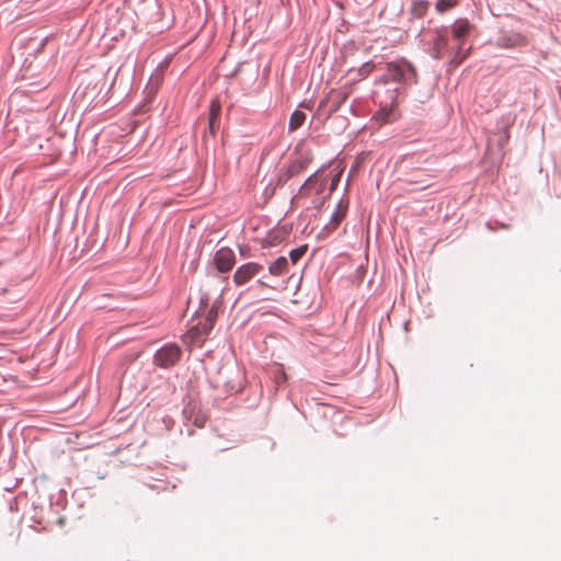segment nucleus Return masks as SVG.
<instances>
[{
    "label": "nucleus",
    "instance_id": "obj_10",
    "mask_svg": "<svg viewBox=\"0 0 561 561\" xmlns=\"http://www.w3.org/2000/svg\"><path fill=\"white\" fill-rule=\"evenodd\" d=\"M311 161L310 154H301L298 158H296L286 169V172L284 175H282L280 180H288L297 174H299L301 171H304L308 164Z\"/></svg>",
    "mask_w": 561,
    "mask_h": 561
},
{
    "label": "nucleus",
    "instance_id": "obj_11",
    "mask_svg": "<svg viewBox=\"0 0 561 561\" xmlns=\"http://www.w3.org/2000/svg\"><path fill=\"white\" fill-rule=\"evenodd\" d=\"M527 44L525 36L519 33L504 34L496 41V46L501 48H517Z\"/></svg>",
    "mask_w": 561,
    "mask_h": 561
},
{
    "label": "nucleus",
    "instance_id": "obj_2",
    "mask_svg": "<svg viewBox=\"0 0 561 561\" xmlns=\"http://www.w3.org/2000/svg\"><path fill=\"white\" fill-rule=\"evenodd\" d=\"M353 92L352 84H345L336 90H331L318 105L314 117L327 121L335 113Z\"/></svg>",
    "mask_w": 561,
    "mask_h": 561
},
{
    "label": "nucleus",
    "instance_id": "obj_13",
    "mask_svg": "<svg viewBox=\"0 0 561 561\" xmlns=\"http://www.w3.org/2000/svg\"><path fill=\"white\" fill-rule=\"evenodd\" d=\"M221 106L218 100H213L209 105V130L211 134L219 127V116Z\"/></svg>",
    "mask_w": 561,
    "mask_h": 561
},
{
    "label": "nucleus",
    "instance_id": "obj_5",
    "mask_svg": "<svg viewBox=\"0 0 561 561\" xmlns=\"http://www.w3.org/2000/svg\"><path fill=\"white\" fill-rule=\"evenodd\" d=\"M388 94L389 95L386 100L380 99L378 101L380 111L377 113L378 118L386 123L398 118V114L396 112L398 89L389 90Z\"/></svg>",
    "mask_w": 561,
    "mask_h": 561
},
{
    "label": "nucleus",
    "instance_id": "obj_21",
    "mask_svg": "<svg viewBox=\"0 0 561 561\" xmlns=\"http://www.w3.org/2000/svg\"><path fill=\"white\" fill-rule=\"evenodd\" d=\"M415 10L419 11L420 15H423L426 11V4L425 3H419L415 5Z\"/></svg>",
    "mask_w": 561,
    "mask_h": 561
},
{
    "label": "nucleus",
    "instance_id": "obj_8",
    "mask_svg": "<svg viewBox=\"0 0 561 561\" xmlns=\"http://www.w3.org/2000/svg\"><path fill=\"white\" fill-rule=\"evenodd\" d=\"M214 263L218 272H229L236 264L234 252L230 248H220L214 255Z\"/></svg>",
    "mask_w": 561,
    "mask_h": 561
},
{
    "label": "nucleus",
    "instance_id": "obj_15",
    "mask_svg": "<svg viewBox=\"0 0 561 561\" xmlns=\"http://www.w3.org/2000/svg\"><path fill=\"white\" fill-rule=\"evenodd\" d=\"M288 260L285 256L276 259L268 267V272L273 276H279L287 271Z\"/></svg>",
    "mask_w": 561,
    "mask_h": 561
},
{
    "label": "nucleus",
    "instance_id": "obj_9",
    "mask_svg": "<svg viewBox=\"0 0 561 561\" xmlns=\"http://www.w3.org/2000/svg\"><path fill=\"white\" fill-rule=\"evenodd\" d=\"M328 185L327 178H321L319 173L309 176L305 184L300 187L299 195H309L311 190H314L316 195H322Z\"/></svg>",
    "mask_w": 561,
    "mask_h": 561
},
{
    "label": "nucleus",
    "instance_id": "obj_3",
    "mask_svg": "<svg viewBox=\"0 0 561 561\" xmlns=\"http://www.w3.org/2000/svg\"><path fill=\"white\" fill-rule=\"evenodd\" d=\"M474 26L467 19H458L451 25V36L457 43L453 61L460 65L468 56V51L463 50V45Z\"/></svg>",
    "mask_w": 561,
    "mask_h": 561
},
{
    "label": "nucleus",
    "instance_id": "obj_12",
    "mask_svg": "<svg viewBox=\"0 0 561 561\" xmlns=\"http://www.w3.org/2000/svg\"><path fill=\"white\" fill-rule=\"evenodd\" d=\"M448 46L447 34L445 31H438L433 44V56L442 58Z\"/></svg>",
    "mask_w": 561,
    "mask_h": 561
},
{
    "label": "nucleus",
    "instance_id": "obj_20",
    "mask_svg": "<svg viewBox=\"0 0 561 561\" xmlns=\"http://www.w3.org/2000/svg\"><path fill=\"white\" fill-rule=\"evenodd\" d=\"M306 250H307L306 247H300V248H297V249L290 251L289 257H290L291 262L295 264L306 253Z\"/></svg>",
    "mask_w": 561,
    "mask_h": 561
},
{
    "label": "nucleus",
    "instance_id": "obj_1",
    "mask_svg": "<svg viewBox=\"0 0 561 561\" xmlns=\"http://www.w3.org/2000/svg\"><path fill=\"white\" fill-rule=\"evenodd\" d=\"M386 70L388 76L381 77L378 82L388 83L389 80H392L408 85L417 83L415 67L404 58L387 62Z\"/></svg>",
    "mask_w": 561,
    "mask_h": 561
},
{
    "label": "nucleus",
    "instance_id": "obj_16",
    "mask_svg": "<svg viewBox=\"0 0 561 561\" xmlns=\"http://www.w3.org/2000/svg\"><path fill=\"white\" fill-rule=\"evenodd\" d=\"M305 119H306V114L299 110H296L289 118V125H288L289 131H295L296 129L301 127Z\"/></svg>",
    "mask_w": 561,
    "mask_h": 561
},
{
    "label": "nucleus",
    "instance_id": "obj_6",
    "mask_svg": "<svg viewBox=\"0 0 561 561\" xmlns=\"http://www.w3.org/2000/svg\"><path fill=\"white\" fill-rule=\"evenodd\" d=\"M181 348L176 344H168L154 355V363L163 368L175 365L181 357Z\"/></svg>",
    "mask_w": 561,
    "mask_h": 561
},
{
    "label": "nucleus",
    "instance_id": "obj_17",
    "mask_svg": "<svg viewBox=\"0 0 561 561\" xmlns=\"http://www.w3.org/2000/svg\"><path fill=\"white\" fill-rule=\"evenodd\" d=\"M341 173L342 171H336V172H331L330 175L325 176L327 180H328V183H329V188H328V194L323 197H328L331 195V193L336 188L339 182H340V179H341Z\"/></svg>",
    "mask_w": 561,
    "mask_h": 561
},
{
    "label": "nucleus",
    "instance_id": "obj_18",
    "mask_svg": "<svg viewBox=\"0 0 561 561\" xmlns=\"http://www.w3.org/2000/svg\"><path fill=\"white\" fill-rule=\"evenodd\" d=\"M456 4V0H438L435 7L438 13H445L449 9L454 8Z\"/></svg>",
    "mask_w": 561,
    "mask_h": 561
},
{
    "label": "nucleus",
    "instance_id": "obj_14",
    "mask_svg": "<svg viewBox=\"0 0 561 561\" xmlns=\"http://www.w3.org/2000/svg\"><path fill=\"white\" fill-rule=\"evenodd\" d=\"M346 210H347V205L344 204L343 202H340L335 211L331 216L330 224L325 227V229L328 231L335 230L339 227V225L342 222V220L344 219V217L346 215Z\"/></svg>",
    "mask_w": 561,
    "mask_h": 561
},
{
    "label": "nucleus",
    "instance_id": "obj_4",
    "mask_svg": "<svg viewBox=\"0 0 561 561\" xmlns=\"http://www.w3.org/2000/svg\"><path fill=\"white\" fill-rule=\"evenodd\" d=\"M214 327V317L211 316V312L209 313L207 320L205 323L193 325L184 335V342L190 345H197L201 346L204 342V339L210 330Z\"/></svg>",
    "mask_w": 561,
    "mask_h": 561
},
{
    "label": "nucleus",
    "instance_id": "obj_7",
    "mask_svg": "<svg viewBox=\"0 0 561 561\" xmlns=\"http://www.w3.org/2000/svg\"><path fill=\"white\" fill-rule=\"evenodd\" d=\"M263 266L256 262H248L239 266L233 274V283L240 287L249 283L254 276H256Z\"/></svg>",
    "mask_w": 561,
    "mask_h": 561
},
{
    "label": "nucleus",
    "instance_id": "obj_19",
    "mask_svg": "<svg viewBox=\"0 0 561 561\" xmlns=\"http://www.w3.org/2000/svg\"><path fill=\"white\" fill-rule=\"evenodd\" d=\"M377 66L373 61L365 62L359 69H358V76L364 79L368 77Z\"/></svg>",
    "mask_w": 561,
    "mask_h": 561
}]
</instances>
